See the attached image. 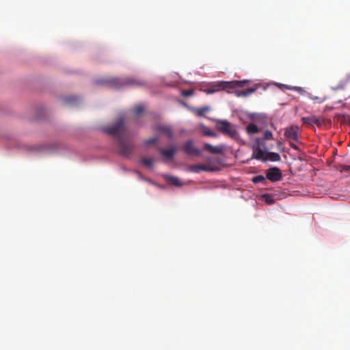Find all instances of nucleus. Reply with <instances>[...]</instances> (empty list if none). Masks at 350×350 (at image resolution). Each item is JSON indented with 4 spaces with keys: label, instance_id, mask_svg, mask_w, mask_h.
I'll use <instances>...</instances> for the list:
<instances>
[{
    "label": "nucleus",
    "instance_id": "5701e85b",
    "mask_svg": "<svg viewBox=\"0 0 350 350\" xmlns=\"http://www.w3.org/2000/svg\"><path fill=\"white\" fill-rule=\"evenodd\" d=\"M208 107H202V108H199V109H196V113L198 116H202L204 114L205 112L208 111Z\"/></svg>",
    "mask_w": 350,
    "mask_h": 350
},
{
    "label": "nucleus",
    "instance_id": "2eb2a0df",
    "mask_svg": "<svg viewBox=\"0 0 350 350\" xmlns=\"http://www.w3.org/2000/svg\"><path fill=\"white\" fill-rule=\"evenodd\" d=\"M281 157L278 153L273 152H267L264 162L270 161H280Z\"/></svg>",
    "mask_w": 350,
    "mask_h": 350
},
{
    "label": "nucleus",
    "instance_id": "9d476101",
    "mask_svg": "<svg viewBox=\"0 0 350 350\" xmlns=\"http://www.w3.org/2000/svg\"><path fill=\"white\" fill-rule=\"evenodd\" d=\"M187 170L193 173H199L201 171L212 172L213 169L203 164H194L188 166Z\"/></svg>",
    "mask_w": 350,
    "mask_h": 350
},
{
    "label": "nucleus",
    "instance_id": "b1692460",
    "mask_svg": "<svg viewBox=\"0 0 350 350\" xmlns=\"http://www.w3.org/2000/svg\"><path fill=\"white\" fill-rule=\"evenodd\" d=\"M286 88L288 90H293L299 94H303L304 92V90L301 87H290L288 85H286Z\"/></svg>",
    "mask_w": 350,
    "mask_h": 350
},
{
    "label": "nucleus",
    "instance_id": "423d86ee",
    "mask_svg": "<svg viewBox=\"0 0 350 350\" xmlns=\"http://www.w3.org/2000/svg\"><path fill=\"white\" fill-rule=\"evenodd\" d=\"M256 144H257V146H254L253 148V153H252V158L264 161L267 152L263 150L260 148V144L259 139H256Z\"/></svg>",
    "mask_w": 350,
    "mask_h": 350
},
{
    "label": "nucleus",
    "instance_id": "4be33fe9",
    "mask_svg": "<svg viewBox=\"0 0 350 350\" xmlns=\"http://www.w3.org/2000/svg\"><path fill=\"white\" fill-rule=\"evenodd\" d=\"M144 111V107L142 105H138L133 109V113L135 116H137L142 113Z\"/></svg>",
    "mask_w": 350,
    "mask_h": 350
},
{
    "label": "nucleus",
    "instance_id": "a878e982",
    "mask_svg": "<svg viewBox=\"0 0 350 350\" xmlns=\"http://www.w3.org/2000/svg\"><path fill=\"white\" fill-rule=\"evenodd\" d=\"M77 98L76 96H68L64 98V101L66 103H71L77 101Z\"/></svg>",
    "mask_w": 350,
    "mask_h": 350
},
{
    "label": "nucleus",
    "instance_id": "20e7f679",
    "mask_svg": "<svg viewBox=\"0 0 350 350\" xmlns=\"http://www.w3.org/2000/svg\"><path fill=\"white\" fill-rule=\"evenodd\" d=\"M216 128L222 134L227 135L234 140H238L239 138V135L236 129L227 120H217Z\"/></svg>",
    "mask_w": 350,
    "mask_h": 350
},
{
    "label": "nucleus",
    "instance_id": "f03ea898",
    "mask_svg": "<svg viewBox=\"0 0 350 350\" xmlns=\"http://www.w3.org/2000/svg\"><path fill=\"white\" fill-rule=\"evenodd\" d=\"M250 81L247 80L243 81H218L212 83L208 85V87L204 90V92L207 94H213L223 90H226L227 92L230 93L231 90H237L239 88H243L245 84Z\"/></svg>",
    "mask_w": 350,
    "mask_h": 350
},
{
    "label": "nucleus",
    "instance_id": "aec40b11",
    "mask_svg": "<svg viewBox=\"0 0 350 350\" xmlns=\"http://www.w3.org/2000/svg\"><path fill=\"white\" fill-rule=\"evenodd\" d=\"M141 163L147 167H151L153 165L154 159L152 158H142L141 159Z\"/></svg>",
    "mask_w": 350,
    "mask_h": 350
},
{
    "label": "nucleus",
    "instance_id": "6e6552de",
    "mask_svg": "<svg viewBox=\"0 0 350 350\" xmlns=\"http://www.w3.org/2000/svg\"><path fill=\"white\" fill-rule=\"evenodd\" d=\"M284 135L289 139L297 142L299 140V127L297 126H291L286 128Z\"/></svg>",
    "mask_w": 350,
    "mask_h": 350
},
{
    "label": "nucleus",
    "instance_id": "dca6fc26",
    "mask_svg": "<svg viewBox=\"0 0 350 350\" xmlns=\"http://www.w3.org/2000/svg\"><path fill=\"white\" fill-rule=\"evenodd\" d=\"M165 179L170 183V184L176 186V187H180L182 186V183L180 180V179L178 177L170 176V175H165Z\"/></svg>",
    "mask_w": 350,
    "mask_h": 350
},
{
    "label": "nucleus",
    "instance_id": "a211bd4d",
    "mask_svg": "<svg viewBox=\"0 0 350 350\" xmlns=\"http://www.w3.org/2000/svg\"><path fill=\"white\" fill-rule=\"evenodd\" d=\"M262 198L267 204H272L275 202L274 198L271 194H264Z\"/></svg>",
    "mask_w": 350,
    "mask_h": 350
},
{
    "label": "nucleus",
    "instance_id": "7c9ffc66",
    "mask_svg": "<svg viewBox=\"0 0 350 350\" xmlns=\"http://www.w3.org/2000/svg\"><path fill=\"white\" fill-rule=\"evenodd\" d=\"M289 144H290V146L292 148H293L294 150H299L298 146L296 144H295L294 143L290 142Z\"/></svg>",
    "mask_w": 350,
    "mask_h": 350
},
{
    "label": "nucleus",
    "instance_id": "ddd939ff",
    "mask_svg": "<svg viewBox=\"0 0 350 350\" xmlns=\"http://www.w3.org/2000/svg\"><path fill=\"white\" fill-rule=\"evenodd\" d=\"M258 87H259L258 84H255L253 86L248 88L247 89H246L245 90H241V91L236 90L237 96L246 97V96H249L250 94L254 93L258 89Z\"/></svg>",
    "mask_w": 350,
    "mask_h": 350
},
{
    "label": "nucleus",
    "instance_id": "412c9836",
    "mask_svg": "<svg viewBox=\"0 0 350 350\" xmlns=\"http://www.w3.org/2000/svg\"><path fill=\"white\" fill-rule=\"evenodd\" d=\"M347 83V79L341 81L336 87L332 88V89L334 90H342L345 88Z\"/></svg>",
    "mask_w": 350,
    "mask_h": 350
},
{
    "label": "nucleus",
    "instance_id": "7ed1b4c3",
    "mask_svg": "<svg viewBox=\"0 0 350 350\" xmlns=\"http://www.w3.org/2000/svg\"><path fill=\"white\" fill-rule=\"evenodd\" d=\"M98 85H106L111 88H120L126 85H142L143 83L133 79L105 78L96 81Z\"/></svg>",
    "mask_w": 350,
    "mask_h": 350
},
{
    "label": "nucleus",
    "instance_id": "0eeeda50",
    "mask_svg": "<svg viewBox=\"0 0 350 350\" xmlns=\"http://www.w3.org/2000/svg\"><path fill=\"white\" fill-rule=\"evenodd\" d=\"M282 172L278 167H272L267 172V178L272 182H276L281 179Z\"/></svg>",
    "mask_w": 350,
    "mask_h": 350
},
{
    "label": "nucleus",
    "instance_id": "c85d7f7f",
    "mask_svg": "<svg viewBox=\"0 0 350 350\" xmlns=\"http://www.w3.org/2000/svg\"><path fill=\"white\" fill-rule=\"evenodd\" d=\"M193 94V90H183L182 92V95L185 96H191Z\"/></svg>",
    "mask_w": 350,
    "mask_h": 350
},
{
    "label": "nucleus",
    "instance_id": "c756f323",
    "mask_svg": "<svg viewBox=\"0 0 350 350\" xmlns=\"http://www.w3.org/2000/svg\"><path fill=\"white\" fill-rule=\"evenodd\" d=\"M204 134L207 136L216 137L217 134L210 130L204 131Z\"/></svg>",
    "mask_w": 350,
    "mask_h": 350
},
{
    "label": "nucleus",
    "instance_id": "9b49d317",
    "mask_svg": "<svg viewBox=\"0 0 350 350\" xmlns=\"http://www.w3.org/2000/svg\"><path fill=\"white\" fill-rule=\"evenodd\" d=\"M204 149L210 153L216 154H222L224 152V148L222 146H214L208 143L204 144Z\"/></svg>",
    "mask_w": 350,
    "mask_h": 350
},
{
    "label": "nucleus",
    "instance_id": "6ab92c4d",
    "mask_svg": "<svg viewBox=\"0 0 350 350\" xmlns=\"http://www.w3.org/2000/svg\"><path fill=\"white\" fill-rule=\"evenodd\" d=\"M252 180L254 184H258L260 183H265L266 182V178L262 175H258L254 176Z\"/></svg>",
    "mask_w": 350,
    "mask_h": 350
},
{
    "label": "nucleus",
    "instance_id": "39448f33",
    "mask_svg": "<svg viewBox=\"0 0 350 350\" xmlns=\"http://www.w3.org/2000/svg\"><path fill=\"white\" fill-rule=\"evenodd\" d=\"M183 150L185 153L191 156H200L201 154L200 150L194 146L191 140H188L184 144Z\"/></svg>",
    "mask_w": 350,
    "mask_h": 350
},
{
    "label": "nucleus",
    "instance_id": "393cba45",
    "mask_svg": "<svg viewBox=\"0 0 350 350\" xmlns=\"http://www.w3.org/2000/svg\"><path fill=\"white\" fill-rule=\"evenodd\" d=\"M273 139V134L270 131H266L264 133L263 139L265 140H270Z\"/></svg>",
    "mask_w": 350,
    "mask_h": 350
},
{
    "label": "nucleus",
    "instance_id": "4468645a",
    "mask_svg": "<svg viewBox=\"0 0 350 350\" xmlns=\"http://www.w3.org/2000/svg\"><path fill=\"white\" fill-rule=\"evenodd\" d=\"M176 152V150L174 146H172L167 149L161 150V154L162 156L167 159H172Z\"/></svg>",
    "mask_w": 350,
    "mask_h": 350
},
{
    "label": "nucleus",
    "instance_id": "f8f14e48",
    "mask_svg": "<svg viewBox=\"0 0 350 350\" xmlns=\"http://www.w3.org/2000/svg\"><path fill=\"white\" fill-rule=\"evenodd\" d=\"M156 130L158 132L166 135L169 139L173 138V132L170 126L163 124H159L156 126Z\"/></svg>",
    "mask_w": 350,
    "mask_h": 350
},
{
    "label": "nucleus",
    "instance_id": "f257e3e1",
    "mask_svg": "<svg viewBox=\"0 0 350 350\" xmlns=\"http://www.w3.org/2000/svg\"><path fill=\"white\" fill-rule=\"evenodd\" d=\"M103 130L107 134L113 135L117 139L119 152L122 156L129 157L131 154L134 146L124 139L128 129L124 124L123 117H119L114 124L105 127Z\"/></svg>",
    "mask_w": 350,
    "mask_h": 350
},
{
    "label": "nucleus",
    "instance_id": "1a4fd4ad",
    "mask_svg": "<svg viewBox=\"0 0 350 350\" xmlns=\"http://www.w3.org/2000/svg\"><path fill=\"white\" fill-rule=\"evenodd\" d=\"M301 120L304 124L310 125L316 124L317 126H320L324 123V120L322 118H319L316 116L302 117Z\"/></svg>",
    "mask_w": 350,
    "mask_h": 350
},
{
    "label": "nucleus",
    "instance_id": "bb28decb",
    "mask_svg": "<svg viewBox=\"0 0 350 350\" xmlns=\"http://www.w3.org/2000/svg\"><path fill=\"white\" fill-rule=\"evenodd\" d=\"M310 99L317 102L318 103H322L325 100V98L318 96H310Z\"/></svg>",
    "mask_w": 350,
    "mask_h": 350
},
{
    "label": "nucleus",
    "instance_id": "f3484780",
    "mask_svg": "<svg viewBox=\"0 0 350 350\" xmlns=\"http://www.w3.org/2000/svg\"><path fill=\"white\" fill-rule=\"evenodd\" d=\"M247 132L249 134H255L259 132V129L255 124L251 123L247 126Z\"/></svg>",
    "mask_w": 350,
    "mask_h": 350
},
{
    "label": "nucleus",
    "instance_id": "cd10ccee",
    "mask_svg": "<svg viewBox=\"0 0 350 350\" xmlns=\"http://www.w3.org/2000/svg\"><path fill=\"white\" fill-rule=\"evenodd\" d=\"M157 137H153V138H151V139H146L145 142H144V144L146 145H149V144H155L157 142Z\"/></svg>",
    "mask_w": 350,
    "mask_h": 350
},
{
    "label": "nucleus",
    "instance_id": "2f4dec72",
    "mask_svg": "<svg viewBox=\"0 0 350 350\" xmlns=\"http://www.w3.org/2000/svg\"><path fill=\"white\" fill-rule=\"evenodd\" d=\"M281 145V142L280 141L278 142V146H280Z\"/></svg>",
    "mask_w": 350,
    "mask_h": 350
}]
</instances>
